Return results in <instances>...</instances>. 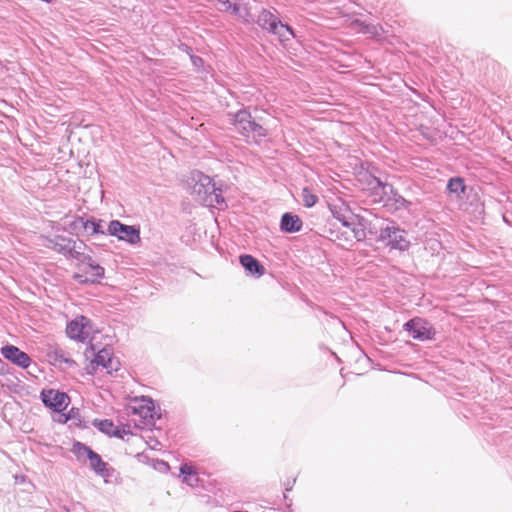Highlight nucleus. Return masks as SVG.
<instances>
[{
  "label": "nucleus",
  "mask_w": 512,
  "mask_h": 512,
  "mask_svg": "<svg viewBox=\"0 0 512 512\" xmlns=\"http://www.w3.org/2000/svg\"><path fill=\"white\" fill-rule=\"evenodd\" d=\"M222 5V11L229 12L234 4L230 0H217Z\"/></svg>",
  "instance_id": "nucleus-30"
},
{
  "label": "nucleus",
  "mask_w": 512,
  "mask_h": 512,
  "mask_svg": "<svg viewBox=\"0 0 512 512\" xmlns=\"http://www.w3.org/2000/svg\"><path fill=\"white\" fill-rule=\"evenodd\" d=\"M108 234L116 236L119 240L135 245L141 241L140 230L135 226L121 223L119 220H112L108 225Z\"/></svg>",
  "instance_id": "nucleus-5"
},
{
  "label": "nucleus",
  "mask_w": 512,
  "mask_h": 512,
  "mask_svg": "<svg viewBox=\"0 0 512 512\" xmlns=\"http://www.w3.org/2000/svg\"><path fill=\"white\" fill-rule=\"evenodd\" d=\"M379 239L386 241L387 245L394 249L406 250L409 246V241L405 238V231L393 223L381 228Z\"/></svg>",
  "instance_id": "nucleus-6"
},
{
  "label": "nucleus",
  "mask_w": 512,
  "mask_h": 512,
  "mask_svg": "<svg viewBox=\"0 0 512 512\" xmlns=\"http://www.w3.org/2000/svg\"><path fill=\"white\" fill-rule=\"evenodd\" d=\"M352 230H353V232H354V236H355V238H356L358 241H360V240H362V239H364V238H365V232H364V230H363V229H358V228L353 227V228H352Z\"/></svg>",
  "instance_id": "nucleus-31"
},
{
  "label": "nucleus",
  "mask_w": 512,
  "mask_h": 512,
  "mask_svg": "<svg viewBox=\"0 0 512 512\" xmlns=\"http://www.w3.org/2000/svg\"><path fill=\"white\" fill-rule=\"evenodd\" d=\"M331 212L335 219H337L339 222L342 223L343 226L347 228H351L353 225L352 222V214L348 211L347 208L344 207H337L334 205L331 208Z\"/></svg>",
  "instance_id": "nucleus-18"
},
{
  "label": "nucleus",
  "mask_w": 512,
  "mask_h": 512,
  "mask_svg": "<svg viewBox=\"0 0 512 512\" xmlns=\"http://www.w3.org/2000/svg\"><path fill=\"white\" fill-rule=\"evenodd\" d=\"M88 460L90 462V467L94 472L107 480V478L111 477L114 469L108 467V464L104 462L101 456L95 451L89 452Z\"/></svg>",
  "instance_id": "nucleus-14"
},
{
  "label": "nucleus",
  "mask_w": 512,
  "mask_h": 512,
  "mask_svg": "<svg viewBox=\"0 0 512 512\" xmlns=\"http://www.w3.org/2000/svg\"><path fill=\"white\" fill-rule=\"evenodd\" d=\"M240 264L243 266L247 274L261 277L265 273L264 266L252 255L244 254L239 258Z\"/></svg>",
  "instance_id": "nucleus-15"
},
{
  "label": "nucleus",
  "mask_w": 512,
  "mask_h": 512,
  "mask_svg": "<svg viewBox=\"0 0 512 512\" xmlns=\"http://www.w3.org/2000/svg\"><path fill=\"white\" fill-rule=\"evenodd\" d=\"M389 201H393L397 209L408 208L410 202L401 196L398 192L394 193L393 196L389 197Z\"/></svg>",
  "instance_id": "nucleus-27"
},
{
  "label": "nucleus",
  "mask_w": 512,
  "mask_h": 512,
  "mask_svg": "<svg viewBox=\"0 0 512 512\" xmlns=\"http://www.w3.org/2000/svg\"><path fill=\"white\" fill-rule=\"evenodd\" d=\"M180 473L183 475V482H185L191 487H195L198 485L199 478L193 466L188 464L181 465Z\"/></svg>",
  "instance_id": "nucleus-19"
},
{
  "label": "nucleus",
  "mask_w": 512,
  "mask_h": 512,
  "mask_svg": "<svg viewBox=\"0 0 512 512\" xmlns=\"http://www.w3.org/2000/svg\"><path fill=\"white\" fill-rule=\"evenodd\" d=\"M404 329L411 337L419 341L430 340L433 338L435 331L430 323L422 318L416 317L404 324Z\"/></svg>",
  "instance_id": "nucleus-7"
},
{
  "label": "nucleus",
  "mask_w": 512,
  "mask_h": 512,
  "mask_svg": "<svg viewBox=\"0 0 512 512\" xmlns=\"http://www.w3.org/2000/svg\"><path fill=\"white\" fill-rule=\"evenodd\" d=\"M46 247L57 251L66 258L77 260L81 257V252L85 247L82 241H75L72 238L56 235L47 239Z\"/></svg>",
  "instance_id": "nucleus-3"
},
{
  "label": "nucleus",
  "mask_w": 512,
  "mask_h": 512,
  "mask_svg": "<svg viewBox=\"0 0 512 512\" xmlns=\"http://www.w3.org/2000/svg\"><path fill=\"white\" fill-rule=\"evenodd\" d=\"M303 222L298 215L284 213L280 221V229L285 233H295L302 229Z\"/></svg>",
  "instance_id": "nucleus-17"
},
{
  "label": "nucleus",
  "mask_w": 512,
  "mask_h": 512,
  "mask_svg": "<svg viewBox=\"0 0 512 512\" xmlns=\"http://www.w3.org/2000/svg\"><path fill=\"white\" fill-rule=\"evenodd\" d=\"M277 10L273 9H262L258 15L256 23L264 30H267L269 33L276 29L277 24L279 23V18L276 15Z\"/></svg>",
  "instance_id": "nucleus-16"
},
{
  "label": "nucleus",
  "mask_w": 512,
  "mask_h": 512,
  "mask_svg": "<svg viewBox=\"0 0 512 512\" xmlns=\"http://www.w3.org/2000/svg\"><path fill=\"white\" fill-rule=\"evenodd\" d=\"M184 51L190 55V59L194 67L200 68L203 66V59L199 56L191 54L192 49L189 46L185 45Z\"/></svg>",
  "instance_id": "nucleus-28"
},
{
  "label": "nucleus",
  "mask_w": 512,
  "mask_h": 512,
  "mask_svg": "<svg viewBox=\"0 0 512 512\" xmlns=\"http://www.w3.org/2000/svg\"><path fill=\"white\" fill-rule=\"evenodd\" d=\"M79 265L82 266V273H75L73 278L80 284L100 283L105 275V269L97 264L90 255L81 252V257L77 258Z\"/></svg>",
  "instance_id": "nucleus-2"
},
{
  "label": "nucleus",
  "mask_w": 512,
  "mask_h": 512,
  "mask_svg": "<svg viewBox=\"0 0 512 512\" xmlns=\"http://www.w3.org/2000/svg\"><path fill=\"white\" fill-rule=\"evenodd\" d=\"M270 33L276 35L281 42H287L295 37L293 29L289 25L283 24L281 21L277 24L276 29L272 30Z\"/></svg>",
  "instance_id": "nucleus-21"
},
{
  "label": "nucleus",
  "mask_w": 512,
  "mask_h": 512,
  "mask_svg": "<svg viewBox=\"0 0 512 512\" xmlns=\"http://www.w3.org/2000/svg\"><path fill=\"white\" fill-rule=\"evenodd\" d=\"M128 415L139 416L144 425L151 424L154 415V402L152 399L142 397L134 399L127 407Z\"/></svg>",
  "instance_id": "nucleus-8"
},
{
  "label": "nucleus",
  "mask_w": 512,
  "mask_h": 512,
  "mask_svg": "<svg viewBox=\"0 0 512 512\" xmlns=\"http://www.w3.org/2000/svg\"><path fill=\"white\" fill-rule=\"evenodd\" d=\"M66 333L71 339L86 341L90 335V320L85 316L77 317L67 324Z\"/></svg>",
  "instance_id": "nucleus-10"
},
{
  "label": "nucleus",
  "mask_w": 512,
  "mask_h": 512,
  "mask_svg": "<svg viewBox=\"0 0 512 512\" xmlns=\"http://www.w3.org/2000/svg\"><path fill=\"white\" fill-rule=\"evenodd\" d=\"M295 480H293V482H288L286 485H285V490L286 491H291L292 490V487H293V484H294Z\"/></svg>",
  "instance_id": "nucleus-32"
},
{
  "label": "nucleus",
  "mask_w": 512,
  "mask_h": 512,
  "mask_svg": "<svg viewBox=\"0 0 512 512\" xmlns=\"http://www.w3.org/2000/svg\"><path fill=\"white\" fill-rule=\"evenodd\" d=\"M447 189L450 193L456 194L458 197L465 193L466 186L460 177L451 178L448 181Z\"/></svg>",
  "instance_id": "nucleus-23"
},
{
  "label": "nucleus",
  "mask_w": 512,
  "mask_h": 512,
  "mask_svg": "<svg viewBox=\"0 0 512 512\" xmlns=\"http://www.w3.org/2000/svg\"><path fill=\"white\" fill-rule=\"evenodd\" d=\"M302 200L306 207H313L317 203L318 198L308 188H303Z\"/></svg>",
  "instance_id": "nucleus-26"
},
{
  "label": "nucleus",
  "mask_w": 512,
  "mask_h": 512,
  "mask_svg": "<svg viewBox=\"0 0 512 512\" xmlns=\"http://www.w3.org/2000/svg\"><path fill=\"white\" fill-rule=\"evenodd\" d=\"M363 31L365 33H370V34L378 35V28L375 25L365 24L364 28H363Z\"/></svg>",
  "instance_id": "nucleus-29"
},
{
  "label": "nucleus",
  "mask_w": 512,
  "mask_h": 512,
  "mask_svg": "<svg viewBox=\"0 0 512 512\" xmlns=\"http://www.w3.org/2000/svg\"><path fill=\"white\" fill-rule=\"evenodd\" d=\"M191 194L196 200L207 207L223 210L227 207L223 197L222 184L215 182L210 176L194 171L190 176Z\"/></svg>",
  "instance_id": "nucleus-1"
},
{
  "label": "nucleus",
  "mask_w": 512,
  "mask_h": 512,
  "mask_svg": "<svg viewBox=\"0 0 512 512\" xmlns=\"http://www.w3.org/2000/svg\"><path fill=\"white\" fill-rule=\"evenodd\" d=\"M94 425L103 433L109 435V436H116V437H122L120 434V430L118 427L114 425V423L111 420L104 419V420H95Z\"/></svg>",
  "instance_id": "nucleus-20"
},
{
  "label": "nucleus",
  "mask_w": 512,
  "mask_h": 512,
  "mask_svg": "<svg viewBox=\"0 0 512 512\" xmlns=\"http://www.w3.org/2000/svg\"><path fill=\"white\" fill-rule=\"evenodd\" d=\"M92 369H96L98 366H102L107 370L108 373H112L113 371H118L120 363L118 360L113 358V352L111 348L104 347L99 350L94 359L91 361Z\"/></svg>",
  "instance_id": "nucleus-11"
},
{
  "label": "nucleus",
  "mask_w": 512,
  "mask_h": 512,
  "mask_svg": "<svg viewBox=\"0 0 512 512\" xmlns=\"http://www.w3.org/2000/svg\"><path fill=\"white\" fill-rule=\"evenodd\" d=\"M41 399L44 405L55 412H62L69 404V397L66 393L49 389L41 392Z\"/></svg>",
  "instance_id": "nucleus-9"
},
{
  "label": "nucleus",
  "mask_w": 512,
  "mask_h": 512,
  "mask_svg": "<svg viewBox=\"0 0 512 512\" xmlns=\"http://www.w3.org/2000/svg\"><path fill=\"white\" fill-rule=\"evenodd\" d=\"M236 15L238 18L242 19L244 23H252L254 22V18L247 7L240 6L238 4H234L231 10L229 11Z\"/></svg>",
  "instance_id": "nucleus-22"
},
{
  "label": "nucleus",
  "mask_w": 512,
  "mask_h": 512,
  "mask_svg": "<svg viewBox=\"0 0 512 512\" xmlns=\"http://www.w3.org/2000/svg\"><path fill=\"white\" fill-rule=\"evenodd\" d=\"M1 354L5 359L21 368H28L31 364L30 356L14 345H6L2 347Z\"/></svg>",
  "instance_id": "nucleus-12"
},
{
  "label": "nucleus",
  "mask_w": 512,
  "mask_h": 512,
  "mask_svg": "<svg viewBox=\"0 0 512 512\" xmlns=\"http://www.w3.org/2000/svg\"><path fill=\"white\" fill-rule=\"evenodd\" d=\"M374 180L376 182V187L381 188L382 194L387 197V201H389V197L393 196L394 193L397 192L393 185L383 182L379 178H375Z\"/></svg>",
  "instance_id": "nucleus-24"
},
{
  "label": "nucleus",
  "mask_w": 512,
  "mask_h": 512,
  "mask_svg": "<svg viewBox=\"0 0 512 512\" xmlns=\"http://www.w3.org/2000/svg\"><path fill=\"white\" fill-rule=\"evenodd\" d=\"M73 452L77 456L78 459H82L85 457L88 458L89 452H93V450L83 443L76 442L73 445Z\"/></svg>",
  "instance_id": "nucleus-25"
},
{
  "label": "nucleus",
  "mask_w": 512,
  "mask_h": 512,
  "mask_svg": "<svg viewBox=\"0 0 512 512\" xmlns=\"http://www.w3.org/2000/svg\"><path fill=\"white\" fill-rule=\"evenodd\" d=\"M232 123L235 128L244 136L265 137L266 129L252 120L251 114L245 110H239L232 116Z\"/></svg>",
  "instance_id": "nucleus-4"
},
{
  "label": "nucleus",
  "mask_w": 512,
  "mask_h": 512,
  "mask_svg": "<svg viewBox=\"0 0 512 512\" xmlns=\"http://www.w3.org/2000/svg\"><path fill=\"white\" fill-rule=\"evenodd\" d=\"M72 226L74 229H83L90 235L105 234V231L102 227V220L85 219L83 217H78L72 223Z\"/></svg>",
  "instance_id": "nucleus-13"
}]
</instances>
